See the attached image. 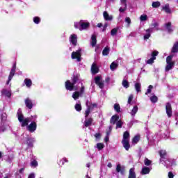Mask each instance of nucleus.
Wrapping results in <instances>:
<instances>
[{"label": "nucleus", "instance_id": "obj_1", "mask_svg": "<svg viewBox=\"0 0 178 178\" xmlns=\"http://www.w3.org/2000/svg\"><path fill=\"white\" fill-rule=\"evenodd\" d=\"M18 120L21 124L22 127H27L29 123H30V118H26L24 119V115L22 113V109L19 108L17 113Z\"/></svg>", "mask_w": 178, "mask_h": 178}, {"label": "nucleus", "instance_id": "obj_2", "mask_svg": "<svg viewBox=\"0 0 178 178\" xmlns=\"http://www.w3.org/2000/svg\"><path fill=\"white\" fill-rule=\"evenodd\" d=\"M71 58L72 59H76L77 62H81V50L73 51Z\"/></svg>", "mask_w": 178, "mask_h": 178}, {"label": "nucleus", "instance_id": "obj_3", "mask_svg": "<svg viewBox=\"0 0 178 178\" xmlns=\"http://www.w3.org/2000/svg\"><path fill=\"white\" fill-rule=\"evenodd\" d=\"M15 73H16V64H14L13 65V67L10 72L8 79L6 82L7 86L9 85V83H10V81H12V79H13V76H15Z\"/></svg>", "mask_w": 178, "mask_h": 178}, {"label": "nucleus", "instance_id": "obj_4", "mask_svg": "<svg viewBox=\"0 0 178 178\" xmlns=\"http://www.w3.org/2000/svg\"><path fill=\"white\" fill-rule=\"evenodd\" d=\"M26 130L30 133H34L37 130V122L35 121L31 122V123L26 127Z\"/></svg>", "mask_w": 178, "mask_h": 178}, {"label": "nucleus", "instance_id": "obj_5", "mask_svg": "<svg viewBox=\"0 0 178 178\" xmlns=\"http://www.w3.org/2000/svg\"><path fill=\"white\" fill-rule=\"evenodd\" d=\"M102 77L101 76H97L95 77V83L96 86H98L101 89L104 88V81H101Z\"/></svg>", "mask_w": 178, "mask_h": 178}, {"label": "nucleus", "instance_id": "obj_6", "mask_svg": "<svg viewBox=\"0 0 178 178\" xmlns=\"http://www.w3.org/2000/svg\"><path fill=\"white\" fill-rule=\"evenodd\" d=\"M65 88L68 91H73V90H77V88L74 89V85L70 81L67 80L65 83Z\"/></svg>", "mask_w": 178, "mask_h": 178}, {"label": "nucleus", "instance_id": "obj_7", "mask_svg": "<svg viewBox=\"0 0 178 178\" xmlns=\"http://www.w3.org/2000/svg\"><path fill=\"white\" fill-rule=\"evenodd\" d=\"M165 111L168 118H171L172 116V104L169 102L165 104Z\"/></svg>", "mask_w": 178, "mask_h": 178}, {"label": "nucleus", "instance_id": "obj_8", "mask_svg": "<svg viewBox=\"0 0 178 178\" xmlns=\"http://www.w3.org/2000/svg\"><path fill=\"white\" fill-rule=\"evenodd\" d=\"M79 24L80 26L79 30H86V29L90 27L89 22H83V21H80Z\"/></svg>", "mask_w": 178, "mask_h": 178}, {"label": "nucleus", "instance_id": "obj_9", "mask_svg": "<svg viewBox=\"0 0 178 178\" xmlns=\"http://www.w3.org/2000/svg\"><path fill=\"white\" fill-rule=\"evenodd\" d=\"M70 42H72L74 47H76V45H77V35L76 34L71 35L70 37Z\"/></svg>", "mask_w": 178, "mask_h": 178}, {"label": "nucleus", "instance_id": "obj_10", "mask_svg": "<svg viewBox=\"0 0 178 178\" xmlns=\"http://www.w3.org/2000/svg\"><path fill=\"white\" fill-rule=\"evenodd\" d=\"M25 105L28 109H33V101L30 98L25 99Z\"/></svg>", "mask_w": 178, "mask_h": 178}, {"label": "nucleus", "instance_id": "obj_11", "mask_svg": "<svg viewBox=\"0 0 178 178\" xmlns=\"http://www.w3.org/2000/svg\"><path fill=\"white\" fill-rule=\"evenodd\" d=\"M92 122H94V120L92 119V118H86L83 126L85 127H90V126L92 124Z\"/></svg>", "mask_w": 178, "mask_h": 178}, {"label": "nucleus", "instance_id": "obj_12", "mask_svg": "<svg viewBox=\"0 0 178 178\" xmlns=\"http://www.w3.org/2000/svg\"><path fill=\"white\" fill-rule=\"evenodd\" d=\"M91 72L92 74H97L99 72V68L98 66H97V64L95 63H93L91 66Z\"/></svg>", "mask_w": 178, "mask_h": 178}, {"label": "nucleus", "instance_id": "obj_13", "mask_svg": "<svg viewBox=\"0 0 178 178\" xmlns=\"http://www.w3.org/2000/svg\"><path fill=\"white\" fill-rule=\"evenodd\" d=\"M122 144L126 151H129L130 149V140H122Z\"/></svg>", "mask_w": 178, "mask_h": 178}, {"label": "nucleus", "instance_id": "obj_14", "mask_svg": "<svg viewBox=\"0 0 178 178\" xmlns=\"http://www.w3.org/2000/svg\"><path fill=\"white\" fill-rule=\"evenodd\" d=\"M118 121H119V115H114L111 117L110 120V123L111 124H116V123H118Z\"/></svg>", "mask_w": 178, "mask_h": 178}, {"label": "nucleus", "instance_id": "obj_15", "mask_svg": "<svg viewBox=\"0 0 178 178\" xmlns=\"http://www.w3.org/2000/svg\"><path fill=\"white\" fill-rule=\"evenodd\" d=\"M125 169L124 167H122L120 164H118L116 167V172L121 173V175H124Z\"/></svg>", "mask_w": 178, "mask_h": 178}, {"label": "nucleus", "instance_id": "obj_16", "mask_svg": "<svg viewBox=\"0 0 178 178\" xmlns=\"http://www.w3.org/2000/svg\"><path fill=\"white\" fill-rule=\"evenodd\" d=\"M103 16H104V20H106L107 22L113 20V17L111 15H109V14L106 11H104L103 13Z\"/></svg>", "mask_w": 178, "mask_h": 178}, {"label": "nucleus", "instance_id": "obj_17", "mask_svg": "<svg viewBox=\"0 0 178 178\" xmlns=\"http://www.w3.org/2000/svg\"><path fill=\"white\" fill-rule=\"evenodd\" d=\"M165 28L168 33H170L173 32V29H172V22L165 24Z\"/></svg>", "mask_w": 178, "mask_h": 178}, {"label": "nucleus", "instance_id": "obj_18", "mask_svg": "<svg viewBox=\"0 0 178 178\" xmlns=\"http://www.w3.org/2000/svg\"><path fill=\"white\" fill-rule=\"evenodd\" d=\"M25 86L28 88H30V87H31V86H33V81H31V79L26 78L24 81Z\"/></svg>", "mask_w": 178, "mask_h": 178}, {"label": "nucleus", "instance_id": "obj_19", "mask_svg": "<svg viewBox=\"0 0 178 178\" xmlns=\"http://www.w3.org/2000/svg\"><path fill=\"white\" fill-rule=\"evenodd\" d=\"M172 54H177L178 52V41L175 42L173 44V47L171 49Z\"/></svg>", "mask_w": 178, "mask_h": 178}, {"label": "nucleus", "instance_id": "obj_20", "mask_svg": "<svg viewBox=\"0 0 178 178\" xmlns=\"http://www.w3.org/2000/svg\"><path fill=\"white\" fill-rule=\"evenodd\" d=\"M97 45V35H92L91 36V46L92 48Z\"/></svg>", "mask_w": 178, "mask_h": 178}, {"label": "nucleus", "instance_id": "obj_21", "mask_svg": "<svg viewBox=\"0 0 178 178\" xmlns=\"http://www.w3.org/2000/svg\"><path fill=\"white\" fill-rule=\"evenodd\" d=\"M173 66H175V62L167 63V65L165 66V72H169V70H172V69H173Z\"/></svg>", "mask_w": 178, "mask_h": 178}, {"label": "nucleus", "instance_id": "obj_22", "mask_svg": "<svg viewBox=\"0 0 178 178\" xmlns=\"http://www.w3.org/2000/svg\"><path fill=\"white\" fill-rule=\"evenodd\" d=\"M159 154L161 159H166L165 156H166V155H168L166 150H163V149L160 150L159 152Z\"/></svg>", "mask_w": 178, "mask_h": 178}, {"label": "nucleus", "instance_id": "obj_23", "mask_svg": "<svg viewBox=\"0 0 178 178\" xmlns=\"http://www.w3.org/2000/svg\"><path fill=\"white\" fill-rule=\"evenodd\" d=\"M122 140H130V133L129 131L124 132Z\"/></svg>", "mask_w": 178, "mask_h": 178}, {"label": "nucleus", "instance_id": "obj_24", "mask_svg": "<svg viewBox=\"0 0 178 178\" xmlns=\"http://www.w3.org/2000/svg\"><path fill=\"white\" fill-rule=\"evenodd\" d=\"M163 10L165 12V13H172V10H170V8L169 7V3L165 4L162 8Z\"/></svg>", "mask_w": 178, "mask_h": 178}, {"label": "nucleus", "instance_id": "obj_25", "mask_svg": "<svg viewBox=\"0 0 178 178\" xmlns=\"http://www.w3.org/2000/svg\"><path fill=\"white\" fill-rule=\"evenodd\" d=\"M136 172L134 171V168H131L129 170V175L128 178H136Z\"/></svg>", "mask_w": 178, "mask_h": 178}, {"label": "nucleus", "instance_id": "obj_26", "mask_svg": "<svg viewBox=\"0 0 178 178\" xmlns=\"http://www.w3.org/2000/svg\"><path fill=\"white\" fill-rule=\"evenodd\" d=\"M149 172H151V170L149 169V168L148 167H144L140 173L141 175H148V173H149Z\"/></svg>", "mask_w": 178, "mask_h": 178}, {"label": "nucleus", "instance_id": "obj_27", "mask_svg": "<svg viewBox=\"0 0 178 178\" xmlns=\"http://www.w3.org/2000/svg\"><path fill=\"white\" fill-rule=\"evenodd\" d=\"M109 51H110V49L108 47H104V49L102 51L103 56H108V55H109Z\"/></svg>", "mask_w": 178, "mask_h": 178}, {"label": "nucleus", "instance_id": "obj_28", "mask_svg": "<svg viewBox=\"0 0 178 178\" xmlns=\"http://www.w3.org/2000/svg\"><path fill=\"white\" fill-rule=\"evenodd\" d=\"M137 112H138V106H135L131 111V116H136V113H137Z\"/></svg>", "mask_w": 178, "mask_h": 178}, {"label": "nucleus", "instance_id": "obj_29", "mask_svg": "<svg viewBox=\"0 0 178 178\" xmlns=\"http://www.w3.org/2000/svg\"><path fill=\"white\" fill-rule=\"evenodd\" d=\"M79 75L73 76V77L72 79V83L74 84V86L77 83V81H79Z\"/></svg>", "mask_w": 178, "mask_h": 178}, {"label": "nucleus", "instance_id": "obj_30", "mask_svg": "<svg viewBox=\"0 0 178 178\" xmlns=\"http://www.w3.org/2000/svg\"><path fill=\"white\" fill-rule=\"evenodd\" d=\"M65 162H69V160H67V159H66V157H64L59 161L58 165L60 166H63V165H65Z\"/></svg>", "mask_w": 178, "mask_h": 178}, {"label": "nucleus", "instance_id": "obj_31", "mask_svg": "<svg viewBox=\"0 0 178 178\" xmlns=\"http://www.w3.org/2000/svg\"><path fill=\"white\" fill-rule=\"evenodd\" d=\"M135 89H136V91H137L138 92H141V83H135Z\"/></svg>", "mask_w": 178, "mask_h": 178}, {"label": "nucleus", "instance_id": "obj_32", "mask_svg": "<svg viewBox=\"0 0 178 178\" xmlns=\"http://www.w3.org/2000/svg\"><path fill=\"white\" fill-rule=\"evenodd\" d=\"M122 85L123 86V87H124V88H129V87H130V85H129V81H127V80H126V79H124V80L122 81Z\"/></svg>", "mask_w": 178, "mask_h": 178}, {"label": "nucleus", "instance_id": "obj_33", "mask_svg": "<svg viewBox=\"0 0 178 178\" xmlns=\"http://www.w3.org/2000/svg\"><path fill=\"white\" fill-rule=\"evenodd\" d=\"M138 141H140V136H138V135L135 136L132 139L133 144H137V143H138Z\"/></svg>", "mask_w": 178, "mask_h": 178}, {"label": "nucleus", "instance_id": "obj_34", "mask_svg": "<svg viewBox=\"0 0 178 178\" xmlns=\"http://www.w3.org/2000/svg\"><path fill=\"white\" fill-rule=\"evenodd\" d=\"M74 108L76 112H81V109H83L81 104H76L74 106Z\"/></svg>", "mask_w": 178, "mask_h": 178}, {"label": "nucleus", "instance_id": "obj_35", "mask_svg": "<svg viewBox=\"0 0 178 178\" xmlns=\"http://www.w3.org/2000/svg\"><path fill=\"white\" fill-rule=\"evenodd\" d=\"M150 101L152 104H156L158 102V97L153 95L150 97Z\"/></svg>", "mask_w": 178, "mask_h": 178}, {"label": "nucleus", "instance_id": "obj_36", "mask_svg": "<svg viewBox=\"0 0 178 178\" xmlns=\"http://www.w3.org/2000/svg\"><path fill=\"white\" fill-rule=\"evenodd\" d=\"M122 127H123V122L120 120L116 122V129H122Z\"/></svg>", "mask_w": 178, "mask_h": 178}, {"label": "nucleus", "instance_id": "obj_37", "mask_svg": "<svg viewBox=\"0 0 178 178\" xmlns=\"http://www.w3.org/2000/svg\"><path fill=\"white\" fill-rule=\"evenodd\" d=\"M91 112V107H88L85 111V118L87 119L90 116V113Z\"/></svg>", "mask_w": 178, "mask_h": 178}, {"label": "nucleus", "instance_id": "obj_38", "mask_svg": "<svg viewBox=\"0 0 178 178\" xmlns=\"http://www.w3.org/2000/svg\"><path fill=\"white\" fill-rule=\"evenodd\" d=\"M118 66H119L118 63L113 62L110 65V69L111 70H115V69H116Z\"/></svg>", "mask_w": 178, "mask_h": 178}, {"label": "nucleus", "instance_id": "obj_39", "mask_svg": "<svg viewBox=\"0 0 178 178\" xmlns=\"http://www.w3.org/2000/svg\"><path fill=\"white\" fill-rule=\"evenodd\" d=\"M159 54V52L158 51L154 50V51L152 52L151 56L154 59L156 60V56H158Z\"/></svg>", "mask_w": 178, "mask_h": 178}, {"label": "nucleus", "instance_id": "obj_40", "mask_svg": "<svg viewBox=\"0 0 178 178\" xmlns=\"http://www.w3.org/2000/svg\"><path fill=\"white\" fill-rule=\"evenodd\" d=\"M173 56L172 55H170L168 56H167L166 58V63H174L173 61Z\"/></svg>", "mask_w": 178, "mask_h": 178}, {"label": "nucleus", "instance_id": "obj_41", "mask_svg": "<svg viewBox=\"0 0 178 178\" xmlns=\"http://www.w3.org/2000/svg\"><path fill=\"white\" fill-rule=\"evenodd\" d=\"M80 97V92H74L72 95V98L76 101Z\"/></svg>", "mask_w": 178, "mask_h": 178}, {"label": "nucleus", "instance_id": "obj_42", "mask_svg": "<svg viewBox=\"0 0 178 178\" xmlns=\"http://www.w3.org/2000/svg\"><path fill=\"white\" fill-rule=\"evenodd\" d=\"M104 147H105V145H104V143H97V148L99 151H102V149H104Z\"/></svg>", "mask_w": 178, "mask_h": 178}, {"label": "nucleus", "instance_id": "obj_43", "mask_svg": "<svg viewBox=\"0 0 178 178\" xmlns=\"http://www.w3.org/2000/svg\"><path fill=\"white\" fill-rule=\"evenodd\" d=\"M152 8H159L161 6V2L154 1L152 4Z\"/></svg>", "mask_w": 178, "mask_h": 178}, {"label": "nucleus", "instance_id": "obj_44", "mask_svg": "<svg viewBox=\"0 0 178 178\" xmlns=\"http://www.w3.org/2000/svg\"><path fill=\"white\" fill-rule=\"evenodd\" d=\"M114 109L115 111H117L118 113H120V105L119 104H114Z\"/></svg>", "mask_w": 178, "mask_h": 178}, {"label": "nucleus", "instance_id": "obj_45", "mask_svg": "<svg viewBox=\"0 0 178 178\" xmlns=\"http://www.w3.org/2000/svg\"><path fill=\"white\" fill-rule=\"evenodd\" d=\"M40 22H41V19L40 18V17H33V22L35 24H40Z\"/></svg>", "mask_w": 178, "mask_h": 178}, {"label": "nucleus", "instance_id": "obj_46", "mask_svg": "<svg viewBox=\"0 0 178 178\" xmlns=\"http://www.w3.org/2000/svg\"><path fill=\"white\" fill-rule=\"evenodd\" d=\"M31 166L32 168H37L38 166V162L36 160H33L31 162Z\"/></svg>", "mask_w": 178, "mask_h": 178}, {"label": "nucleus", "instance_id": "obj_47", "mask_svg": "<svg viewBox=\"0 0 178 178\" xmlns=\"http://www.w3.org/2000/svg\"><path fill=\"white\" fill-rule=\"evenodd\" d=\"M152 88H154V86H152V85H149L148 86V89L147 92H145V95H148V94H151V91H152Z\"/></svg>", "mask_w": 178, "mask_h": 178}, {"label": "nucleus", "instance_id": "obj_48", "mask_svg": "<svg viewBox=\"0 0 178 178\" xmlns=\"http://www.w3.org/2000/svg\"><path fill=\"white\" fill-rule=\"evenodd\" d=\"M144 163H145V166H149V165H151V163H152V161L148 159H145L144 161Z\"/></svg>", "mask_w": 178, "mask_h": 178}, {"label": "nucleus", "instance_id": "obj_49", "mask_svg": "<svg viewBox=\"0 0 178 178\" xmlns=\"http://www.w3.org/2000/svg\"><path fill=\"white\" fill-rule=\"evenodd\" d=\"M140 19L141 22H145V20H148V16L147 15H142Z\"/></svg>", "mask_w": 178, "mask_h": 178}, {"label": "nucleus", "instance_id": "obj_50", "mask_svg": "<svg viewBox=\"0 0 178 178\" xmlns=\"http://www.w3.org/2000/svg\"><path fill=\"white\" fill-rule=\"evenodd\" d=\"M116 34H118V28H114L111 30V35L114 36L116 35Z\"/></svg>", "mask_w": 178, "mask_h": 178}, {"label": "nucleus", "instance_id": "obj_51", "mask_svg": "<svg viewBox=\"0 0 178 178\" xmlns=\"http://www.w3.org/2000/svg\"><path fill=\"white\" fill-rule=\"evenodd\" d=\"M155 60L156 59L154 58L153 57L150 58L149 60H147V65H152V63H154V60Z\"/></svg>", "mask_w": 178, "mask_h": 178}, {"label": "nucleus", "instance_id": "obj_52", "mask_svg": "<svg viewBox=\"0 0 178 178\" xmlns=\"http://www.w3.org/2000/svg\"><path fill=\"white\" fill-rule=\"evenodd\" d=\"M86 106L90 107V111H92V109H94V108H97V104H92L91 106H88V103H86Z\"/></svg>", "mask_w": 178, "mask_h": 178}, {"label": "nucleus", "instance_id": "obj_53", "mask_svg": "<svg viewBox=\"0 0 178 178\" xmlns=\"http://www.w3.org/2000/svg\"><path fill=\"white\" fill-rule=\"evenodd\" d=\"M111 133H112V126H110L108 127V129L106 130V136H111Z\"/></svg>", "mask_w": 178, "mask_h": 178}, {"label": "nucleus", "instance_id": "obj_54", "mask_svg": "<svg viewBox=\"0 0 178 178\" xmlns=\"http://www.w3.org/2000/svg\"><path fill=\"white\" fill-rule=\"evenodd\" d=\"M134 95H130L128 98V104L130 105L131 104V101H133Z\"/></svg>", "mask_w": 178, "mask_h": 178}, {"label": "nucleus", "instance_id": "obj_55", "mask_svg": "<svg viewBox=\"0 0 178 178\" xmlns=\"http://www.w3.org/2000/svg\"><path fill=\"white\" fill-rule=\"evenodd\" d=\"M27 144H28V146L30 147L31 148H32V147H33V140H31L30 139H28Z\"/></svg>", "mask_w": 178, "mask_h": 178}, {"label": "nucleus", "instance_id": "obj_56", "mask_svg": "<svg viewBox=\"0 0 178 178\" xmlns=\"http://www.w3.org/2000/svg\"><path fill=\"white\" fill-rule=\"evenodd\" d=\"M125 22L129 24V26L131 24V19L129 17L125 18Z\"/></svg>", "mask_w": 178, "mask_h": 178}, {"label": "nucleus", "instance_id": "obj_57", "mask_svg": "<svg viewBox=\"0 0 178 178\" xmlns=\"http://www.w3.org/2000/svg\"><path fill=\"white\" fill-rule=\"evenodd\" d=\"M127 9V6H124V8H120L119 9V11L121 13H123V12H125V10Z\"/></svg>", "mask_w": 178, "mask_h": 178}, {"label": "nucleus", "instance_id": "obj_58", "mask_svg": "<svg viewBox=\"0 0 178 178\" xmlns=\"http://www.w3.org/2000/svg\"><path fill=\"white\" fill-rule=\"evenodd\" d=\"M149 37H151V33H147L146 35H144L143 38L144 40H148L149 39Z\"/></svg>", "mask_w": 178, "mask_h": 178}, {"label": "nucleus", "instance_id": "obj_59", "mask_svg": "<svg viewBox=\"0 0 178 178\" xmlns=\"http://www.w3.org/2000/svg\"><path fill=\"white\" fill-rule=\"evenodd\" d=\"M152 27H158L159 26V24L158 22H154L153 24H151Z\"/></svg>", "mask_w": 178, "mask_h": 178}, {"label": "nucleus", "instance_id": "obj_60", "mask_svg": "<svg viewBox=\"0 0 178 178\" xmlns=\"http://www.w3.org/2000/svg\"><path fill=\"white\" fill-rule=\"evenodd\" d=\"M175 177V175H173V172H168V178H173Z\"/></svg>", "mask_w": 178, "mask_h": 178}, {"label": "nucleus", "instance_id": "obj_61", "mask_svg": "<svg viewBox=\"0 0 178 178\" xmlns=\"http://www.w3.org/2000/svg\"><path fill=\"white\" fill-rule=\"evenodd\" d=\"M95 138H98V139L101 138V134L100 133L95 134Z\"/></svg>", "mask_w": 178, "mask_h": 178}, {"label": "nucleus", "instance_id": "obj_62", "mask_svg": "<svg viewBox=\"0 0 178 178\" xmlns=\"http://www.w3.org/2000/svg\"><path fill=\"white\" fill-rule=\"evenodd\" d=\"M120 1H121V3L124 5V6H127V0H120Z\"/></svg>", "mask_w": 178, "mask_h": 178}, {"label": "nucleus", "instance_id": "obj_63", "mask_svg": "<svg viewBox=\"0 0 178 178\" xmlns=\"http://www.w3.org/2000/svg\"><path fill=\"white\" fill-rule=\"evenodd\" d=\"M107 27H108V24L106 23V24L104 25V26H103L102 31H103V32H104V31H106Z\"/></svg>", "mask_w": 178, "mask_h": 178}, {"label": "nucleus", "instance_id": "obj_64", "mask_svg": "<svg viewBox=\"0 0 178 178\" xmlns=\"http://www.w3.org/2000/svg\"><path fill=\"white\" fill-rule=\"evenodd\" d=\"M35 176L34 175V174H30L28 178H35Z\"/></svg>", "mask_w": 178, "mask_h": 178}]
</instances>
